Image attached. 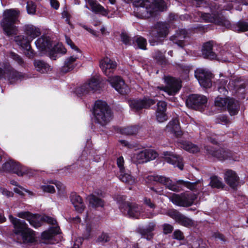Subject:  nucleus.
<instances>
[{
    "instance_id": "nucleus-45",
    "label": "nucleus",
    "mask_w": 248,
    "mask_h": 248,
    "mask_svg": "<svg viewBox=\"0 0 248 248\" xmlns=\"http://www.w3.org/2000/svg\"><path fill=\"white\" fill-rule=\"evenodd\" d=\"M229 98H222L217 97L215 101V105L216 107L220 108H223L228 105Z\"/></svg>"
},
{
    "instance_id": "nucleus-62",
    "label": "nucleus",
    "mask_w": 248,
    "mask_h": 248,
    "mask_svg": "<svg viewBox=\"0 0 248 248\" xmlns=\"http://www.w3.org/2000/svg\"><path fill=\"white\" fill-rule=\"evenodd\" d=\"M0 192L4 196L9 198L12 197L13 196V193L11 191L8 190L7 189L0 187Z\"/></svg>"
},
{
    "instance_id": "nucleus-49",
    "label": "nucleus",
    "mask_w": 248,
    "mask_h": 248,
    "mask_svg": "<svg viewBox=\"0 0 248 248\" xmlns=\"http://www.w3.org/2000/svg\"><path fill=\"white\" fill-rule=\"evenodd\" d=\"M36 6L35 3L31 1H28L27 3V11L30 15H34L36 12Z\"/></svg>"
},
{
    "instance_id": "nucleus-41",
    "label": "nucleus",
    "mask_w": 248,
    "mask_h": 248,
    "mask_svg": "<svg viewBox=\"0 0 248 248\" xmlns=\"http://www.w3.org/2000/svg\"><path fill=\"white\" fill-rule=\"evenodd\" d=\"M133 43H136L138 47L142 49H146L147 42L145 39L141 36H136L133 39Z\"/></svg>"
},
{
    "instance_id": "nucleus-11",
    "label": "nucleus",
    "mask_w": 248,
    "mask_h": 248,
    "mask_svg": "<svg viewBox=\"0 0 248 248\" xmlns=\"http://www.w3.org/2000/svg\"><path fill=\"white\" fill-rule=\"evenodd\" d=\"M145 181L147 183L156 182L165 185L169 189L178 191L179 187L178 186L172 182V181L165 177L159 175H150L145 177Z\"/></svg>"
},
{
    "instance_id": "nucleus-4",
    "label": "nucleus",
    "mask_w": 248,
    "mask_h": 248,
    "mask_svg": "<svg viewBox=\"0 0 248 248\" xmlns=\"http://www.w3.org/2000/svg\"><path fill=\"white\" fill-rule=\"evenodd\" d=\"M19 15V11L17 9H7L3 12L0 25L7 36H10L16 34L17 29L15 24L18 21Z\"/></svg>"
},
{
    "instance_id": "nucleus-59",
    "label": "nucleus",
    "mask_w": 248,
    "mask_h": 248,
    "mask_svg": "<svg viewBox=\"0 0 248 248\" xmlns=\"http://www.w3.org/2000/svg\"><path fill=\"white\" fill-rule=\"evenodd\" d=\"M10 56L11 58L16 61L19 64H22L23 63V59L17 54L11 52L10 53Z\"/></svg>"
},
{
    "instance_id": "nucleus-21",
    "label": "nucleus",
    "mask_w": 248,
    "mask_h": 248,
    "mask_svg": "<svg viewBox=\"0 0 248 248\" xmlns=\"http://www.w3.org/2000/svg\"><path fill=\"white\" fill-rule=\"evenodd\" d=\"M206 150L207 153L210 155L220 161L228 159L231 155L230 152L221 148L216 150L212 147H206Z\"/></svg>"
},
{
    "instance_id": "nucleus-52",
    "label": "nucleus",
    "mask_w": 248,
    "mask_h": 248,
    "mask_svg": "<svg viewBox=\"0 0 248 248\" xmlns=\"http://www.w3.org/2000/svg\"><path fill=\"white\" fill-rule=\"evenodd\" d=\"M169 214L171 217L175 219L178 222H179L180 219H181V217L182 216V214L176 210H171L170 211Z\"/></svg>"
},
{
    "instance_id": "nucleus-9",
    "label": "nucleus",
    "mask_w": 248,
    "mask_h": 248,
    "mask_svg": "<svg viewBox=\"0 0 248 248\" xmlns=\"http://www.w3.org/2000/svg\"><path fill=\"white\" fill-rule=\"evenodd\" d=\"M100 79L98 77H93L90 79L88 82L78 87L75 90L76 93L78 95L88 93L90 91H95L99 88Z\"/></svg>"
},
{
    "instance_id": "nucleus-39",
    "label": "nucleus",
    "mask_w": 248,
    "mask_h": 248,
    "mask_svg": "<svg viewBox=\"0 0 248 248\" xmlns=\"http://www.w3.org/2000/svg\"><path fill=\"white\" fill-rule=\"evenodd\" d=\"M155 227V224L153 223H149L148 226L143 230L141 234L147 239L150 240L153 236L152 232L154 230Z\"/></svg>"
},
{
    "instance_id": "nucleus-23",
    "label": "nucleus",
    "mask_w": 248,
    "mask_h": 248,
    "mask_svg": "<svg viewBox=\"0 0 248 248\" xmlns=\"http://www.w3.org/2000/svg\"><path fill=\"white\" fill-rule=\"evenodd\" d=\"M166 131L173 135L177 138L180 137L183 135V132L180 129L179 121L174 119L169 122L165 129Z\"/></svg>"
},
{
    "instance_id": "nucleus-38",
    "label": "nucleus",
    "mask_w": 248,
    "mask_h": 248,
    "mask_svg": "<svg viewBox=\"0 0 248 248\" xmlns=\"http://www.w3.org/2000/svg\"><path fill=\"white\" fill-rule=\"evenodd\" d=\"M133 161L136 163H143L146 162L144 151H142L133 155L132 157Z\"/></svg>"
},
{
    "instance_id": "nucleus-2",
    "label": "nucleus",
    "mask_w": 248,
    "mask_h": 248,
    "mask_svg": "<svg viewBox=\"0 0 248 248\" xmlns=\"http://www.w3.org/2000/svg\"><path fill=\"white\" fill-rule=\"evenodd\" d=\"M10 222L13 225L14 233L17 235V238L20 243L28 244L34 243L36 241L35 232L28 226L23 220L9 216Z\"/></svg>"
},
{
    "instance_id": "nucleus-56",
    "label": "nucleus",
    "mask_w": 248,
    "mask_h": 248,
    "mask_svg": "<svg viewBox=\"0 0 248 248\" xmlns=\"http://www.w3.org/2000/svg\"><path fill=\"white\" fill-rule=\"evenodd\" d=\"M42 190L44 192L53 193L55 192V190L54 186L50 185H44L41 187Z\"/></svg>"
},
{
    "instance_id": "nucleus-8",
    "label": "nucleus",
    "mask_w": 248,
    "mask_h": 248,
    "mask_svg": "<svg viewBox=\"0 0 248 248\" xmlns=\"http://www.w3.org/2000/svg\"><path fill=\"white\" fill-rule=\"evenodd\" d=\"M24 75L13 69L9 63L4 64L3 70L0 67V80L2 78H7L10 82L21 79Z\"/></svg>"
},
{
    "instance_id": "nucleus-48",
    "label": "nucleus",
    "mask_w": 248,
    "mask_h": 248,
    "mask_svg": "<svg viewBox=\"0 0 248 248\" xmlns=\"http://www.w3.org/2000/svg\"><path fill=\"white\" fill-rule=\"evenodd\" d=\"M144 151L145 154L146 162L155 159L157 156V153L152 150H145Z\"/></svg>"
},
{
    "instance_id": "nucleus-51",
    "label": "nucleus",
    "mask_w": 248,
    "mask_h": 248,
    "mask_svg": "<svg viewBox=\"0 0 248 248\" xmlns=\"http://www.w3.org/2000/svg\"><path fill=\"white\" fill-rule=\"evenodd\" d=\"M167 105L164 101H159L157 104L155 112H166Z\"/></svg>"
},
{
    "instance_id": "nucleus-53",
    "label": "nucleus",
    "mask_w": 248,
    "mask_h": 248,
    "mask_svg": "<svg viewBox=\"0 0 248 248\" xmlns=\"http://www.w3.org/2000/svg\"><path fill=\"white\" fill-rule=\"evenodd\" d=\"M124 161L123 156H120L117 158V164L119 169V172L125 170L124 167Z\"/></svg>"
},
{
    "instance_id": "nucleus-60",
    "label": "nucleus",
    "mask_w": 248,
    "mask_h": 248,
    "mask_svg": "<svg viewBox=\"0 0 248 248\" xmlns=\"http://www.w3.org/2000/svg\"><path fill=\"white\" fill-rule=\"evenodd\" d=\"M10 56L11 58L16 61L19 64H22L23 63V59L17 54L11 52L10 53Z\"/></svg>"
},
{
    "instance_id": "nucleus-7",
    "label": "nucleus",
    "mask_w": 248,
    "mask_h": 248,
    "mask_svg": "<svg viewBox=\"0 0 248 248\" xmlns=\"http://www.w3.org/2000/svg\"><path fill=\"white\" fill-rule=\"evenodd\" d=\"M196 199L197 196L195 194L185 193L181 195L173 194L170 198V201L174 204L184 207L191 205Z\"/></svg>"
},
{
    "instance_id": "nucleus-5",
    "label": "nucleus",
    "mask_w": 248,
    "mask_h": 248,
    "mask_svg": "<svg viewBox=\"0 0 248 248\" xmlns=\"http://www.w3.org/2000/svg\"><path fill=\"white\" fill-rule=\"evenodd\" d=\"M93 114L95 121L102 126L106 125L112 119L111 110L106 102L102 100L95 102Z\"/></svg>"
},
{
    "instance_id": "nucleus-27",
    "label": "nucleus",
    "mask_w": 248,
    "mask_h": 248,
    "mask_svg": "<svg viewBox=\"0 0 248 248\" xmlns=\"http://www.w3.org/2000/svg\"><path fill=\"white\" fill-rule=\"evenodd\" d=\"M24 31L25 35L30 38V41H32L41 34L40 30L32 25H25Z\"/></svg>"
},
{
    "instance_id": "nucleus-61",
    "label": "nucleus",
    "mask_w": 248,
    "mask_h": 248,
    "mask_svg": "<svg viewBox=\"0 0 248 248\" xmlns=\"http://www.w3.org/2000/svg\"><path fill=\"white\" fill-rule=\"evenodd\" d=\"M23 49L24 53L27 57L29 58H32L34 56L35 53L34 51L31 49V46H30V48H24Z\"/></svg>"
},
{
    "instance_id": "nucleus-36",
    "label": "nucleus",
    "mask_w": 248,
    "mask_h": 248,
    "mask_svg": "<svg viewBox=\"0 0 248 248\" xmlns=\"http://www.w3.org/2000/svg\"><path fill=\"white\" fill-rule=\"evenodd\" d=\"M233 30L235 31L243 32L248 30V20H241L232 27Z\"/></svg>"
},
{
    "instance_id": "nucleus-24",
    "label": "nucleus",
    "mask_w": 248,
    "mask_h": 248,
    "mask_svg": "<svg viewBox=\"0 0 248 248\" xmlns=\"http://www.w3.org/2000/svg\"><path fill=\"white\" fill-rule=\"evenodd\" d=\"M226 183L232 188H235L239 184V178L236 173L232 170H227L224 176Z\"/></svg>"
},
{
    "instance_id": "nucleus-30",
    "label": "nucleus",
    "mask_w": 248,
    "mask_h": 248,
    "mask_svg": "<svg viewBox=\"0 0 248 248\" xmlns=\"http://www.w3.org/2000/svg\"><path fill=\"white\" fill-rule=\"evenodd\" d=\"M227 109L231 116L237 114L239 110V103L232 98H229L228 101Z\"/></svg>"
},
{
    "instance_id": "nucleus-44",
    "label": "nucleus",
    "mask_w": 248,
    "mask_h": 248,
    "mask_svg": "<svg viewBox=\"0 0 248 248\" xmlns=\"http://www.w3.org/2000/svg\"><path fill=\"white\" fill-rule=\"evenodd\" d=\"M138 132V128L136 126H129L123 128L121 129V133L127 135H132Z\"/></svg>"
},
{
    "instance_id": "nucleus-57",
    "label": "nucleus",
    "mask_w": 248,
    "mask_h": 248,
    "mask_svg": "<svg viewBox=\"0 0 248 248\" xmlns=\"http://www.w3.org/2000/svg\"><path fill=\"white\" fill-rule=\"evenodd\" d=\"M109 241V237L108 235L103 233L98 238L97 241L99 243H105Z\"/></svg>"
},
{
    "instance_id": "nucleus-58",
    "label": "nucleus",
    "mask_w": 248,
    "mask_h": 248,
    "mask_svg": "<svg viewBox=\"0 0 248 248\" xmlns=\"http://www.w3.org/2000/svg\"><path fill=\"white\" fill-rule=\"evenodd\" d=\"M121 40L122 42L125 45H131V40L127 33L125 32L122 33L121 35Z\"/></svg>"
},
{
    "instance_id": "nucleus-54",
    "label": "nucleus",
    "mask_w": 248,
    "mask_h": 248,
    "mask_svg": "<svg viewBox=\"0 0 248 248\" xmlns=\"http://www.w3.org/2000/svg\"><path fill=\"white\" fill-rule=\"evenodd\" d=\"M14 190L16 193L19 195H23L24 191L26 192L27 193H28L29 194H30V195H33V193L32 192L30 191L23 188L21 186H18V187H15L14 189Z\"/></svg>"
},
{
    "instance_id": "nucleus-17",
    "label": "nucleus",
    "mask_w": 248,
    "mask_h": 248,
    "mask_svg": "<svg viewBox=\"0 0 248 248\" xmlns=\"http://www.w3.org/2000/svg\"><path fill=\"white\" fill-rule=\"evenodd\" d=\"M155 103L154 100L144 98L143 99H135L129 101L130 108L135 111L140 110L142 108H147Z\"/></svg>"
},
{
    "instance_id": "nucleus-16",
    "label": "nucleus",
    "mask_w": 248,
    "mask_h": 248,
    "mask_svg": "<svg viewBox=\"0 0 248 248\" xmlns=\"http://www.w3.org/2000/svg\"><path fill=\"white\" fill-rule=\"evenodd\" d=\"M2 169L4 171H13L18 176H23L28 173L26 168L13 160H9L3 164Z\"/></svg>"
},
{
    "instance_id": "nucleus-26",
    "label": "nucleus",
    "mask_w": 248,
    "mask_h": 248,
    "mask_svg": "<svg viewBox=\"0 0 248 248\" xmlns=\"http://www.w3.org/2000/svg\"><path fill=\"white\" fill-rule=\"evenodd\" d=\"M70 198L75 210L78 213H81L85 208L82 198L75 193H71Z\"/></svg>"
},
{
    "instance_id": "nucleus-42",
    "label": "nucleus",
    "mask_w": 248,
    "mask_h": 248,
    "mask_svg": "<svg viewBox=\"0 0 248 248\" xmlns=\"http://www.w3.org/2000/svg\"><path fill=\"white\" fill-rule=\"evenodd\" d=\"M233 56L229 52H221L220 56H217V58L218 61L223 62H231L233 60Z\"/></svg>"
},
{
    "instance_id": "nucleus-32",
    "label": "nucleus",
    "mask_w": 248,
    "mask_h": 248,
    "mask_svg": "<svg viewBox=\"0 0 248 248\" xmlns=\"http://www.w3.org/2000/svg\"><path fill=\"white\" fill-rule=\"evenodd\" d=\"M15 40L16 44L20 46L23 49L30 48L31 42L30 38L25 36H18L15 37Z\"/></svg>"
},
{
    "instance_id": "nucleus-33",
    "label": "nucleus",
    "mask_w": 248,
    "mask_h": 248,
    "mask_svg": "<svg viewBox=\"0 0 248 248\" xmlns=\"http://www.w3.org/2000/svg\"><path fill=\"white\" fill-rule=\"evenodd\" d=\"M56 230L55 231H53V230L51 229L42 233V239L44 240V243H52L54 236L58 233V229Z\"/></svg>"
},
{
    "instance_id": "nucleus-28",
    "label": "nucleus",
    "mask_w": 248,
    "mask_h": 248,
    "mask_svg": "<svg viewBox=\"0 0 248 248\" xmlns=\"http://www.w3.org/2000/svg\"><path fill=\"white\" fill-rule=\"evenodd\" d=\"M91 7L92 11L96 13L100 14L103 16H107L108 14V11L105 9L102 6L98 3L95 0H85Z\"/></svg>"
},
{
    "instance_id": "nucleus-18",
    "label": "nucleus",
    "mask_w": 248,
    "mask_h": 248,
    "mask_svg": "<svg viewBox=\"0 0 248 248\" xmlns=\"http://www.w3.org/2000/svg\"><path fill=\"white\" fill-rule=\"evenodd\" d=\"M169 25L166 22H158L155 25L152 34L159 40L163 39L169 34Z\"/></svg>"
},
{
    "instance_id": "nucleus-22",
    "label": "nucleus",
    "mask_w": 248,
    "mask_h": 248,
    "mask_svg": "<svg viewBox=\"0 0 248 248\" xmlns=\"http://www.w3.org/2000/svg\"><path fill=\"white\" fill-rule=\"evenodd\" d=\"M163 155L167 162L177 167L181 170L183 169L182 158L180 156L169 152H164Z\"/></svg>"
},
{
    "instance_id": "nucleus-3",
    "label": "nucleus",
    "mask_w": 248,
    "mask_h": 248,
    "mask_svg": "<svg viewBox=\"0 0 248 248\" xmlns=\"http://www.w3.org/2000/svg\"><path fill=\"white\" fill-rule=\"evenodd\" d=\"M35 44L40 51L48 53L52 60H56L61 54H64L66 52V49L61 44H58L52 47L50 39L46 36H42L36 40Z\"/></svg>"
},
{
    "instance_id": "nucleus-14",
    "label": "nucleus",
    "mask_w": 248,
    "mask_h": 248,
    "mask_svg": "<svg viewBox=\"0 0 248 248\" xmlns=\"http://www.w3.org/2000/svg\"><path fill=\"white\" fill-rule=\"evenodd\" d=\"M195 76L201 86L205 88H209L212 86V74L205 72L203 69H197L195 71Z\"/></svg>"
},
{
    "instance_id": "nucleus-19",
    "label": "nucleus",
    "mask_w": 248,
    "mask_h": 248,
    "mask_svg": "<svg viewBox=\"0 0 248 248\" xmlns=\"http://www.w3.org/2000/svg\"><path fill=\"white\" fill-rule=\"evenodd\" d=\"M100 67L103 73L106 76L108 77L116 68L117 64L115 61L108 57H106L100 61Z\"/></svg>"
},
{
    "instance_id": "nucleus-10",
    "label": "nucleus",
    "mask_w": 248,
    "mask_h": 248,
    "mask_svg": "<svg viewBox=\"0 0 248 248\" xmlns=\"http://www.w3.org/2000/svg\"><path fill=\"white\" fill-rule=\"evenodd\" d=\"M164 79L166 86L159 88L169 95H174L177 93L182 87L181 81L170 77H166Z\"/></svg>"
},
{
    "instance_id": "nucleus-20",
    "label": "nucleus",
    "mask_w": 248,
    "mask_h": 248,
    "mask_svg": "<svg viewBox=\"0 0 248 248\" xmlns=\"http://www.w3.org/2000/svg\"><path fill=\"white\" fill-rule=\"evenodd\" d=\"M82 56L80 52L76 55H73L71 56L67 57L62 66L61 70L62 72L66 73L74 69L78 64V60Z\"/></svg>"
},
{
    "instance_id": "nucleus-6",
    "label": "nucleus",
    "mask_w": 248,
    "mask_h": 248,
    "mask_svg": "<svg viewBox=\"0 0 248 248\" xmlns=\"http://www.w3.org/2000/svg\"><path fill=\"white\" fill-rule=\"evenodd\" d=\"M198 14L205 22H214L215 24L224 26L227 28L231 27L230 21L225 17L219 15L218 12L217 11L211 9V14L202 13V12H199Z\"/></svg>"
},
{
    "instance_id": "nucleus-34",
    "label": "nucleus",
    "mask_w": 248,
    "mask_h": 248,
    "mask_svg": "<svg viewBox=\"0 0 248 248\" xmlns=\"http://www.w3.org/2000/svg\"><path fill=\"white\" fill-rule=\"evenodd\" d=\"M87 200L93 207H102L104 205L103 201L93 195H89L87 197Z\"/></svg>"
},
{
    "instance_id": "nucleus-64",
    "label": "nucleus",
    "mask_w": 248,
    "mask_h": 248,
    "mask_svg": "<svg viewBox=\"0 0 248 248\" xmlns=\"http://www.w3.org/2000/svg\"><path fill=\"white\" fill-rule=\"evenodd\" d=\"M187 33V32L185 29H181L177 33L176 37L178 38V39L185 38L186 36Z\"/></svg>"
},
{
    "instance_id": "nucleus-31",
    "label": "nucleus",
    "mask_w": 248,
    "mask_h": 248,
    "mask_svg": "<svg viewBox=\"0 0 248 248\" xmlns=\"http://www.w3.org/2000/svg\"><path fill=\"white\" fill-rule=\"evenodd\" d=\"M118 177L119 179L122 182L130 185H132L135 183V179L130 174L129 171L126 172L124 170L119 172Z\"/></svg>"
},
{
    "instance_id": "nucleus-43",
    "label": "nucleus",
    "mask_w": 248,
    "mask_h": 248,
    "mask_svg": "<svg viewBox=\"0 0 248 248\" xmlns=\"http://www.w3.org/2000/svg\"><path fill=\"white\" fill-rule=\"evenodd\" d=\"M178 223L182 225L187 227H192L194 225V222L192 219L185 217L183 215L182 216L181 219H180Z\"/></svg>"
},
{
    "instance_id": "nucleus-35",
    "label": "nucleus",
    "mask_w": 248,
    "mask_h": 248,
    "mask_svg": "<svg viewBox=\"0 0 248 248\" xmlns=\"http://www.w3.org/2000/svg\"><path fill=\"white\" fill-rule=\"evenodd\" d=\"M181 147L184 150L192 153H196L199 151V147L191 142L184 141L181 143Z\"/></svg>"
},
{
    "instance_id": "nucleus-13",
    "label": "nucleus",
    "mask_w": 248,
    "mask_h": 248,
    "mask_svg": "<svg viewBox=\"0 0 248 248\" xmlns=\"http://www.w3.org/2000/svg\"><path fill=\"white\" fill-rule=\"evenodd\" d=\"M207 102V99L204 95L192 94L186 101V106L195 109H199L200 107L204 105Z\"/></svg>"
},
{
    "instance_id": "nucleus-63",
    "label": "nucleus",
    "mask_w": 248,
    "mask_h": 248,
    "mask_svg": "<svg viewBox=\"0 0 248 248\" xmlns=\"http://www.w3.org/2000/svg\"><path fill=\"white\" fill-rule=\"evenodd\" d=\"M173 227L171 225L168 224H165L163 225V232L165 234H168L172 232Z\"/></svg>"
},
{
    "instance_id": "nucleus-46",
    "label": "nucleus",
    "mask_w": 248,
    "mask_h": 248,
    "mask_svg": "<svg viewBox=\"0 0 248 248\" xmlns=\"http://www.w3.org/2000/svg\"><path fill=\"white\" fill-rule=\"evenodd\" d=\"M227 83V80L223 79L219 80L217 82V85L218 90L220 93L225 94V93L227 92L225 88V86L226 85Z\"/></svg>"
},
{
    "instance_id": "nucleus-50",
    "label": "nucleus",
    "mask_w": 248,
    "mask_h": 248,
    "mask_svg": "<svg viewBox=\"0 0 248 248\" xmlns=\"http://www.w3.org/2000/svg\"><path fill=\"white\" fill-rule=\"evenodd\" d=\"M155 116L157 121L159 123H163L168 119L166 112H155Z\"/></svg>"
},
{
    "instance_id": "nucleus-15",
    "label": "nucleus",
    "mask_w": 248,
    "mask_h": 248,
    "mask_svg": "<svg viewBox=\"0 0 248 248\" xmlns=\"http://www.w3.org/2000/svg\"><path fill=\"white\" fill-rule=\"evenodd\" d=\"M119 208L122 210L125 208L127 215L132 218H138L141 216V207L135 203L128 204L126 203H120ZM123 212V211H122Z\"/></svg>"
},
{
    "instance_id": "nucleus-40",
    "label": "nucleus",
    "mask_w": 248,
    "mask_h": 248,
    "mask_svg": "<svg viewBox=\"0 0 248 248\" xmlns=\"http://www.w3.org/2000/svg\"><path fill=\"white\" fill-rule=\"evenodd\" d=\"M209 185L212 187L217 188H223L224 186V185L222 183L221 179L217 176H212L211 177V181Z\"/></svg>"
},
{
    "instance_id": "nucleus-47",
    "label": "nucleus",
    "mask_w": 248,
    "mask_h": 248,
    "mask_svg": "<svg viewBox=\"0 0 248 248\" xmlns=\"http://www.w3.org/2000/svg\"><path fill=\"white\" fill-rule=\"evenodd\" d=\"M177 184H182L188 189L193 190L196 189L197 182L191 183L189 182H185L182 180H179L176 182Z\"/></svg>"
},
{
    "instance_id": "nucleus-37",
    "label": "nucleus",
    "mask_w": 248,
    "mask_h": 248,
    "mask_svg": "<svg viewBox=\"0 0 248 248\" xmlns=\"http://www.w3.org/2000/svg\"><path fill=\"white\" fill-rule=\"evenodd\" d=\"M42 217L36 214L32 215L31 217L30 218L29 222L30 224L34 228H38L41 226L42 222Z\"/></svg>"
},
{
    "instance_id": "nucleus-1",
    "label": "nucleus",
    "mask_w": 248,
    "mask_h": 248,
    "mask_svg": "<svg viewBox=\"0 0 248 248\" xmlns=\"http://www.w3.org/2000/svg\"><path fill=\"white\" fill-rule=\"evenodd\" d=\"M136 16L146 19L155 16L158 12L163 11L166 6L163 0H139L133 2Z\"/></svg>"
},
{
    "instance_id": "nucleus-55",
    "label": "nucleus",
    "mask_w": 248,
    "mask_h": 248,
    "mask_svg": "<svg viewBox=\"0 0 248 248\" xmlns=\"http://www.w3.org/2000/svg\"><path fill=\"white\" fill-rule=\"evenodd\" d=\"M32 215L29 212H22L17 213L16 216L20 218L26 219L29 221Z\"/></svg>"
},
{
    "instance_id": "nucleus-29",
    "label": "nucleus",
    "mask_w": 248,
    "mask_h": 248,
    "mask_svg": "<svg viewBox=\"0 0 248 248\" xmlns=\"http://www.w3.org/2000/svg\"><path fill=\"white\" fill-rule=\"evenodd\" d=\"M33 64L36 70L40 73H46L51 70L50 66L44 61L34 60Z\"/></svg>"
},
{
    "instance_id": "nucleus-25",
    "label": "nucleus",
    "mask_w": 248,
    "mask_h": 248,
    "mask_svg": "<svg viewBox=\"0 0 248 248\" xmlns=\"http://www.w3.org/2000/svg\"><path fill=\"white\" fill-rule=\"evenodd\" d=\"M214 47L213 41H209L203 44L202 51L204 57L210 59L217 58V55L214 51Z\"/></svg>"
},
{
    "instance_id": "nucleus-12",
    "label": "nucleus",
    "mask_w": 248,
    "mask_h": 248,
    "mask_svg": "<svg viewBox=\"0 0 248 248\" xmlns=\"http://www.w3.org/2000/svg\"><path fill=\"white\" fill-rule=\"evenodd\" d=\"M107 81L111 86L121 94H125L129 92V88L124 80L118 76H108Z\"/></svg>"
}]
</instances>
